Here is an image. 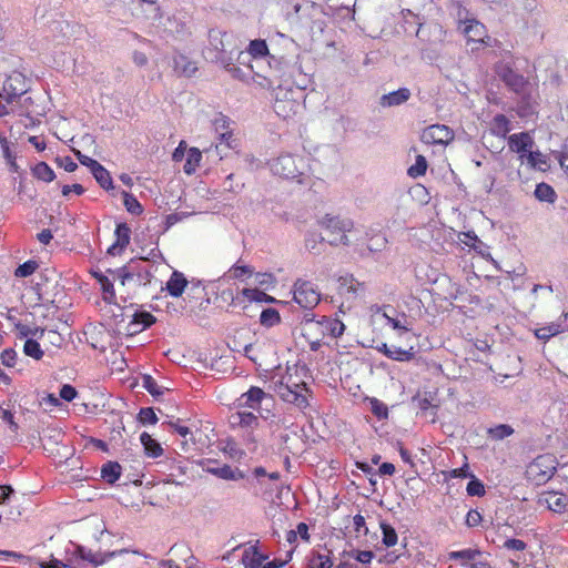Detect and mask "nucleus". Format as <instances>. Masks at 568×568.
Here are the masks:
<instances>
[{
  "label": "nucleus",
  "mask_w": 568,
  "mask_h": 568,
  "mask_svg": "<svg viewBox=\"0 0 568 568\" xmlns=\"http://www.w3.org/2000/svg\"><path fill=\"white\" fill-rule=\"evenodd\" d=\"M209 51L213 53L212 59L220 62L224 68L232 65L234 57L243 54L237 45L236 39L221 30H211L209 33Z\"/></svg>",
  "instance_id": "nucleus-1"
},
{
  "label": "nucleus",
  "mask_w": 568,
  "mask_h": 568,
  "mask_svg": "<svg viewBox=\"0 0 568 568\" xmlns=\"http://www.w3.org/2000/svg\"><path fill=\"white\" fill-rule=\"evenodd\" d=\"M307 168V162L303 156L291 153L281 154L271 163L272 172L284 179H298Z\"/></svg>",
  "instance_id": "nucleus-2"
},
{
  "label": "nucleus",
  "mask_w": 568,
  "mask_h": 568,
  "mask_svg": "<svg viewBox=\"0 0 568 568\" xmlns=\"http://www.w3.org/2000/svg\"><path fill=\"white\" fill-rule=\"evenodd\" d=\"M321 224L327 232L331 233L332 237L328 239L331 244H349L347 233H351L355 230V225L352 220L325 215L322 219Z\"/></svg>",
  "instance_id": "nucleus-3"
},
{
  "label": "nucleus",
  "mask_w": 568,
  "mask_h": 568,
  "mask_svg": "<svg viewBox=\"0 0 568 568\" xmlns=\"http://www.w3.org/2000/svg\"><path fill=\"white\" fill-rule=\"evenodd\" d=\"M273 397L262 388L252 386L247 392L243 393L236 400L235 406L239 409L248 408L258 413V415L267 419L271 413L270 408H263L262 404L272 402Z\"/></svg>",
  "instance_id": "nucleus-4"
},
{
  "label": "nucleus",
  "mask_w": 568,
  "mask_h": 568,
  "mask_svg": "<svg viewBox=\"0 0 568 568\" xmlns=\"http://www.w3.org/2000/svg\"><path fill=\"white\" fill-rule=\"evenodd\" d=\"M271 389L276 393L280 398L286 403L293 404L300 409H305L308 406L307 396L310 389L306 382L293 383L287 386H272Z\"/></svg>",
  "instance_id": "nucleus-5"
},
{
  "label": "nucleus",
  "mask_w": 568,
  "mask_h": 568,
  "mask_svg": "<svg viewBox=\"0 0 568 568\" xmlns=\"http://www.w3.org/2000/svg\"><path fill=\"white\" fill-rule=\"evenodd\" d=\"M556 470V459L551 455L535 458L527 467L528 478L537 485L548 481Z\"/></svg>",
  "instance_id": "nucleus-6"
},
{
  "label": "nucleus",
  "mask_w": 568,
  "mask_h": 568,
  "mask_svg": "<svg viewBox=\"0 0 568 568\" xmlns=\"http://www.w3.org/2000/svg\"><path fill=\"white\" fill-rule=\"evenodd\" d=\"M27 93L26 79L20 72H12L3 82L0 98L9 103H20L21 97Z\"/></svg>",
  "instance_id": "nucleus-7"
},
{
  "label": "nucleus",
  "mask_w": 568,
  "mask_h": 568,
  "mask_svg": "<svg viewBox=\"0 0 568 568\" xmlns=\"http://www.w3.org/2000/svg\"><path fill=\"white\" fill-rule=\"evenodd\" d=\"M294 301L303 308L315 307L321 295L315 285L305 280H297L294 284Z\"/></svg>",
  "instance_id": "nucleus-8"
},
{
  "label": "nucleus",
  "mask_w": 568,
  "mask_h": 568,
  "mask_svg": "<svg viewBox=\"0 0 568 568\" xmlns=\"http://www.w3.org/2000/svg\"><path fill=\"white\" fill-rule=\"evenodd\" d=\"M300 108V102L292 97V91L278 88L273 109L280 118L287 120L295 115Z\"/></svg>",
  "instance_id": "nucleus-9"
},
{
  "label": "nucleus",
  "mask_w": 568,
  "mask_h": 568,
  "mask_svg": "<svg viewBox=\"0 0 568 568\" xmlns=\"http://www.w3.org/2000/svg\"><path fill=\"white\" fill-rule=\"evenodd\" d=\"M454 138V131L445 124L429 125L423 130L420 135L424 143L443 146L449 144Z\"/></svg>",
  "instance_id": "nucleus-10"
},
{
  "label": "nucleus",
  "mask_w": 568,
  "mask_h": 568,
  "mask_svg": "<svg viewBox=\"0 0 568 568\" xmlns=\"http://www.w3.org/2000/svg\"><path fill=\"white\" fill-rule=\"evenodd\" d=\"M338 295L347 302H354L366 292V285L358 282L353 275H344L338 278Z\"/></svg>",
  "instance_id": "nucleus-11"
},
{
  "label": "nucleus",
  "mask_w": 568,
  "mask_h": 568,
  "mask_svg": "<svg viewBox=\"0 0 568 568\" xmlns=\"http://www.w3.org/2000/svg\"><path fill=\"white\" fill-rule=\"evenodd\" d=\"M304 377V367L297 365L287 366L285 373L276 372L272 375L270 379V388L272 386H287L293 383H300L302 381H305Z\"/></svg>",
  "instance_id": "nucleus-12"
},
{
  "label": "nucleus",
  "mask_w": 568,
  "mask_h": 568,
  "mask_svg": "<svg viewBox=\"0 0 568 568\" xmlns=\"http://www.w3.org/2000/svg\"><path fill=\"white\" fill-rule=\"evenodd\" d=\"M509 150L519 155L521 163L525 162V155L534 146L535 141L529 132H520L507 136Z\"/></svg>",
  "instance_id": "nucleus-13"
},
{
  "label": "nucleus",
  "mask_w": 568,
  "mask_h": 568,
  "mask_svg": "<svg viewBox=\"0 0 568 568\" xmlns=\"http://www.w3.org/2000/svg\"><path fill=\"white\" fill-rule=\"evenodd\" d=\"M538 505L560 514L567 509L568 496L558 491H542L538 496Z\"/></svg>",
  "instance_id": "nucleus-14"
},
{
  "label": "nucleus",
  "mask_w": 568,
  "mask_h": 568,
  "mask_svg": "<svg viewBox=\"0 0 568 568\" xmlns=\"http://www.w3.org/2000/svg\"><path fill=\"white\" fill-rule=\"evenodd\" d=\"M226 292H223V295H225ZM227 294L232 298L233 305H241L245 302L252 303H273L275 301L274 297L267 295L263 291H260L257 288H243L239 294L233 296L232 292H227Z\"/></svg>",
  "instance_id": "nucleus-15"
},
{
  "label": "nucleus",
  "mask_w": 568,
  "mask_h": 568,
  "mask_svg": "<svg viewBox=\"0 0 568 568\" xmlns=\"http://www.w3.org/2000/svg\"><path fill=\"white\" fill-rule=\"evenodd\" d=\"M230 121L224 115H219L214 119L213 125L220 136L221 142L215 145V151L219 153L220 146L225 143L226 148H232V131L229 128Z\"/></svg>",
  "instance_id": "nucleus-16"
},
{
  "label": "nucleus",
  "mask_w": 568,
  "mask_h": 568,
  "mask_svg": "<svg viewBox=\"0 0 568 568\" xmlns=\"http://www.w3.org/2000/svg\"><path fill=\"white\" fill-rule=\"evenodd\" d=\"M410 98V91L407 88H400L396 91L383 94L379 99V104L383 108L398 106L407 102Z\"/></svg>",
  "instance_id": "nucleus-17"
},
{
  "label": "nucleus",
  "mask_w": 568,
  "mask_h": 568,
  "mask_svg": "<svg viewBox=\"0 0 568 568\" xmlns=\"http://www.w3.org/2000/svg\"><path fill=\"white\" fill-rule=\"evenodd\" d=\"M124 554H128L126 550H120V551H111V552H94L90 549H85L83 547H80L79 548V556L83 559V560H87L91 564H93L94 566H100L102 564H104L105 561H108L109 559H111L112 557H114L115 555H124Z\"/></svg>",
  "instance_id": "nucleus-18"
},
{
  "label": "nucleus",
  "mask_w": 568,
  "mask_h": 568,
  "mask_svg": "<svg viewBox=\"0 0 568 568\" xmlns=\"http://www.w3.org/2000/svg\"><path fill=\"white\" fill-rule=\"evenodd\" d=\"M173 69L179 75L191 77L196 72L197 67L195 62L190 60L186 55L175 53L173 55Z\"/></svg>",
  "instance_id": "nucleus-19"
},
{
  "label": "nucleus",
  "mask_w": 568,
  "mask_h": 568,
  "mask_svg": "<svg viewBox=\"0 0 568 568\" xmlns=\"http://www.w3.org/2000/svg\"><path fill=\"white\" fill-rule=\"evenodd\" d=\"M248 54L256 64L267 63V68L271 69L268 62V48L264 40H253L248 45Z\"/></svg>",
  "instance_id": "nucleus-20"
},
{
  "label": "nucleus",
  "mask_w": 568,
  "mask_h": 568,
  "mask_svg": "<svg viewBox=\"0 0 568 568\" xmlns=\"http://www.w3.org/2000/svg\"><path fill=\"white\" fill-rule=\"evenodd\" d=\"M511 131V122L504 114H496L489 123V132L498 138H507Z\"/></svg>",
  "instance_id": "nucleus-21"
},
{
  "label": "nucleus",
  "mask_w": 568,
  "mask_h": 568,
  "mask_svg": "<svg viewBox=\"0 0 568 568\" xmlns=\"http://www.w3.org/2000/svg\"><path fill=\"white\" fill-rule=\"evenodd\" d=\"M186 286L187 280L185 278L184 274L179 271H174L166 282L165 288L171 296L180 297Z\"/></svg>",
  "instance_id": "nucleus-22"
},
{
  "label": "nucleus",
  "mask_w": 568,
  "mask_h": 568,
  "mask_svg": "<svg viewBox=\"0 0 568 568\" xmlns=\"http://www.w3.org/2000/svg\"><path fill=\"white\" fill-rule=\"evenodd\" d=\"M525 161L530 169L541 172H546L550 168L548 155L541 153L540 151H532L530 149L525 155Z\"/></svg>",
  "instance_id": "nucleus-23"
},
{
  "label": "nucleus",
  "mask_w": 568,
  "mask_h": 568,
  "mask_svg": "<svg viewBox=\"0 0 568 568\" xmlns=\"http://www.w3.org/2000/svg\"><path fill=\"white\" fill-rule=\"evenodd\" d=\"M130 227L126 224H118L115 229L116 241L108 250L110 254H116L122 251L130 242Z\"/></svg>",
  "instance_id": "nucleus-24"
},
{
  "label": "nucleus",
  "mask_w": 568,
  "mask_h": 568,
  "mask_svg": "<svg viewBox=\"0 0 568 568\" xmlns=\"http://www.w3.org/2000/svg\"><path fill=\"white\" fill-rule=\"evenodd\" d=\"M500 78L515 92H521L526 85L525 78L508 68L500 72Z\"/></svg>",
  "instance_id": "nucleus-25"
},
{
  "label": "nucleus",
  "mask_w": 568,
  "mask_h": 568,
  "mask_svg": "<svg viewBox=\"0 0 568 568\" xmlns=\"http://www.w3.org/2000/svg\"><path fill=\"white\" fill-rule=\"evenodd\" d=\"M102 290V298L109 304L115 303V291L112 281L100 272L93 273Z\"/></svg>",
  "instance_id": "nucleus-26"
},
{
  "label": "nucleus",
  "mask_w": 568,
  "mask_h": 568,
  "mask_svg": "<svg viewBox=\"0 0 568 568\" xmlns=\"http://www.w3.org/2000/svg\"><path fill=\"white\" fill-rule=\"evenodd\" d=\"M254 270L250 265H242L240 262L233 264L227 272L224 273L222 280H241L244 281L253 275Z\"/></svg>",
  "instance_id": "nucleus-27"
},
{
  "label": "nucleus",
  "mask_w": 568,
  "mask_h": 568,
  "mask_svg": "<svg viewBox=\"0 0 568 568\" xmlns=\"http://www.w3.org/2000/svg\"><path fill=\"white\" fill-rule=\"evenodd\" d=\"M265 557L257 550L255 546H251L244 550L242 561L245 568H262Z\"/></svg>",
  "instance_id": "nucleus-28"
},
{
  "label": "nucleus",
  "mask_w": 568,
  "mask_h": 568,
  "mask_svg": "<svg viewBox=\"0 0 568 568\" xmlns=\"http://www.w3.org/2000/svg\"><path fill=\"white\" fill-rule=\"evenodd\" d=\"M463 32L469 41L481 42L485 36V27L476 20H468L465 22Z\"/></svg>",
  "instance_id": "nucleus-29"
},
{
  "label": "nucleus",
  "mask_w": 568,
  "mask_h": 568,
  "mask_svg": "<svg viewBox=\"0 0 568 568\" xmlns=\"http://www.w3.org/2000/svg\"><path fill=\"white\" fill-rule=\"evenodd\" d=\"M564 331L561 321L549 323L545 326L535 329V336L544 342L549 341L551 337L560 334Z\"/></svg>",
  "instance_id": "nucleus-30"
},
{
  "label": "nucleus",
  "mask_w": 568,
  "mask_h": 568,
  "mask_svg": "<svg viewBox=\"0 0 568 568\" xmlns=\"http://www.w3.org/2000/svg\"><path fill=\"white\" fill-rule=\"evenodd\" d=\"M320 327L323 331H328L329 334L334 337L341 336L345 328L344 324L341 321L326 318L323 322L311 323L308 329Z\"/></svg>",
  "instance_id": "nucleus-31"
},
{
  "label": "nucleus",
  "mask_w": 568,
  "mask_h": 568,
  "mask_svg": "<svg viewBox=\"0 0 568 568\" xmlns=\"http://www.w3.org/2000/svg\"><path fill=\"white\" fill-rule=\"evenodd\" d=\"M234 424L244 428H256L258 426V417L253 412L237 410L232 415Z\"/></svg>",
  "instance_id": "nucleus-32"
},
{
  "label": "nucleus",
  "mask_w": 568,
  "mask_h": 568,
  "mask_svg": "<svg viewBox=\"0 0 568 568\" xmlns=\"http://www.w3.org/2000/svg\"><path fill=\"white\" fill-rule=\"evenodd\" d=\"M264 64L265 63L256 64L251 60L248 67L254 74L253 80L263 88H270L272 85V81L270 79V72L264 69Z\"/></svg>",
  "instance_id": "nucleus-33"
},
{
  "label": "nucleus",
  "mask_w": 568,
  "mask_h": 568,
  "mask_svg": "<svg viewBox=\"0 0 568 568\" xmlns=\"http://www.w3.org/2000/svg\"><path fill=\"white\" fill-rule=\"evenodd\" d=\"M141 444L144 447V452L149 457L156 458L163 454L161 445L151 437L148 433H142L140 436Z\"/></svg>",
  "instance_id": "nucleus-34"
},
{
  "label": "nucleus",
  "mask_w": 568,
  "mask_h": 568,
  "mask_svg": "<svg viewBox=\"0 0 568 568\" xmlns=\"http://www.w3.org/2000/svg\"><path fill=\"white\" fill-rule=\"evenodd\" d=\"M101 476L109 484L115 483L121 476L120 464L116 462H108L102 466Z\"/></svg>",
  "instance_id": "nucleus-35"
},
{
  "label": "nucleus",
  "mask_w": 568,
  "mask_h": 568,
  "mask_svg": "<svg viewBox=\"0 0 568 568\" xmlns=\"http://www.w3.org/2000/svg\"><path fill=\"white\" fill-rule=\"evenodd\" d=\"M201 160H202L201 151L196 148H191L187 151L186 162L183 168L184 172L189 175L194 173L196 171V169L199 168Z\"/></svg>",
  "instance_id": "nucleus-36"
},
{
  "label": "nucleus",
  "mask_w": 568,
  "mask_h": 568,
  "mask_svg": "<svg viewBox=\"0 0 568 568\" xmlns=\"http://www.w3.org/2000/svg\"><path fill=\"white\" fill-rule=\"evenodd\" d=\"M154 322L155 318L152 314L142 312L134 315V320L130 325L134 327L132 332L136 333L151 326Z\"/></svg>",
  "instance_id": "nucleus-37"
},
{
  "label": "nucleus",
  "mask_w": 568,
  "mask_h": 568,
  "mask_svg": "<svg viewBox=\"0 0 568 568\" xmlns=\"http://www.w3.org/2000/svg\"><path fill=\"white\" fill-rule=\"evenodd\" d=\"M216 477L225 480H240L245 477L244 473L239 468H232L230 465H220Z\"/></svg>",
  "instance_id": "nucleus-38"
},
{
  "label": "nucleus",
  "mask_w": 568,
  "mask_h": 568,
  "mask_svg": "<svg viewBox=\"0 0 568 568\" xmlns=\"http://www.w3.org/2000/svg\"><path fill=\"white\" fill-rule=\"evenodd\" d=\"M535 196L539 201L554 203L556 200V192L549 184L539 183V184H537V186L535 189Z\"/></svg>",
  "instance_id": "nucleus-39"
},
{
  "label": "nucleus",
  "mask_w": 568,
  "mask_h": 568,
  "mask_svg": "<svg viewBox=\"0 0 568 568\" xmlns=\"http://www.w3.org/2000/svg\"><path fill=\"white\" fill-rule=\"evenodd\" d=\"M389 352L388 358L399 362H408L414 358L415 352L413 347H409L408 349H404L398 346L392 345V348Z\"/></svg>",
  "instance_id": "nucleus-40"
},
{
  "label": "nucleus",
  "mask_w": 568,
  "mask_h": 568,
  "mask_svg": "<svg viewBox=\"0 0 568 568\" xmlns=\"http://www.w3.org/2000/svg\"><path fill=\"white\" fill-rule=\"evenodd\" d=\"M92 174L101 187L105 190L113 189V180L104 166L100 165Z\"/></svg>",
  "instance_id": "nucleus-41"
},
{
  "label": "nucleus",
  "mask_w": 568,
  "mask_h": 568,
  "mask_svg": "<svg viewBox=\"0 0 568 568\" xmlns=\"http://www.w3.org/2000/svg\"><path fill=\"white\" fill-rule=\"evenodd\" d=\"M33 175L44 182H51L55 178L53 170L45 162H40L33 168Z\"/></svg>",
  "instance_id": "nucleus-42"
},
{
  "label": "nucleus",
  "mask_w": 568,
  "mask_h": 568,
  "mask_svg": "<svg viewBox=\"0 0 568 568\" xmlns=\"http://www.w3.org/2000/svg\"><path fill=\"white\" fill-rule=\"evenodd\" d=\"M260 322L264 326L272 327L281 322L280 313L275 308H266L262 311Z\"/></svg>",
  "instance_id": "nucleus-43"
},
{
  "label": "nucleus",
  "mask_w": 568,
  "mask_h": 568,
  "mask_svg": "<svg viewBox=\"0 0 568 568\" xmlns=\"http://www.w3.org/2000/svg\"><path fill=\"white\" fill-rule=\"evenodd\" d=\"M427 171V161L425 156L417 155L415 163L407 170V173L410 178H419L425 175Z\"/></svg>",
  "instance_id": "nucleus-44"
},
{
  "label": "nucleus",
  "mask_w": 568,
  "mask_h": 568,
  "mask_svg": "<svg viewBox=\"0 0 568 568\" xmlns=\"http://www.w3.org/2000/svg\"><path fill=\"white\" fill-rule=\"evenodd\" d=\"M123 204L131 214L140 215L143 212L142 205L136 197L128 192H123Z\"/></svg>",
  "instance_id": "nucleus-45"
},
{
  "label": "nucleus",
  "mask_w": 568,
  "mask_h": 568,
  "mask_svg": "<svg viewBox=\"0 0 568 568\" xmlns=\"http://www.w3.org/2000/svg\"><path fill=\"white\" fill-rule=\"evenodd\" d=\"M144 262V260H140L139 262L133 263L135 266V276L141 285L150 284L153 277L151 270L141 266Z\"/></svg>",
  "instance_id": "nucleus-46"
},
{
  "label": "nucleus",
  "mask_w": 568,
  "mask_h": 568,
  "mask_svg": "<svg viewBox=\"0 0 568 568\" xmlns=\"http://www.w3.org/2000/svg\"><path fill=\"white\" fill-rule=\"evenodd\" d=\"M113 275L120 280L121 285H125L129 281L135 277V266L134 264H130L129 266H124L119 268L118 271H110Z\"/></svg>",
  "instance_id": "nucleus-47"
},
{
  "label": "nucleus",
  "mask_w": 568,
  "mask_h": 568,
  "mask_svg": "<svg viewBox=\"0 0 568 568\" xmlns=\"http://www.w3.org/2000/svg\"><path fill=\"white\" fill-rule=\"evenodd\" d=\"M23 352L27 356H30L34 359H40L43 356L40 344L31 338L26 341Z\"/></svg>",
  "instance_id": "nucleus-48"
},
{
  "label": "nucleus",
  "mask_w": 568,
  "mask_h": 568,
  "mask_svg": "<svg viewBox=\"0 0 568 568\" xmlns=\"http://www.w3.org/2000/svg\"><path fill=\"white\" fill-rule=\"evenodd\" d=\"M478 556H480V551L478 549H464L459 551H452L449 554L450 559H462L474 562Z\"/></svg>",
  "instance_id": "nucleus-49"
},
{
  "label": "nucleus",
  "mask_w": 568,
  "mask_h": 568,
  "mask_svg": "<svg viewBox=\"0 0 568 568\" xmlns=\"http://www.w3.org/2000/svg\"><path fill=\"white\" fill-rule=\"evenodd\" d=\"M471 480L467 484L466 491L469 496L481 497L485 495L484 484L474 475L470 476Z\"/></svg>",
  "instance_id": "nucleus-50"
},
{
  "label": "nucleus",
  "mask_w": 568,
  "mask_h": 568,
  "mask_svg": "<svg viewBox=\"0 0 568 568\" xmlns=\"http://www.w3.org/2000/svg\"><path fill=\"white\" fill-rule=\"evenodd\" d=\"M310 568H332L333 562L328 556L323 554H315L311 557Z\"/></svg>",
  "instance_id": "nucleus-51"
},
{
  "label": "nucleus",
  "mask_w": 568,
  "mask_h": 568,
  "mask_svg": "<svg viewBox=\"0 0 568 568\" xmlns=\"http://www.w3.org/2000/svg\"><path fill=\"white\" fill-rule=\"evenodd\" d=\"M381 528H382V531H383V542L386 547H392L394 545H396L397 542V534L395 531V529L387 525V524H382L381 525Z\"/></svg>",
  "instance_id": "nucleus-52"
},
{
  "label": "nucleus",
  "mask_w": 568,
  "mask_h": 568,
  "mask_svg": "<svg viewBox=\"0 0 568 568\" xmlns=\"http://www.w3.org/2000/svg\"><path fill=\"white\" fill-rule=\"evenodd\" d=\"M37 268L38 263L36 261H27L16 268L14 275L17 277H27L32 275L37 271Z\"/></svg>",
  "instance_id": "nucleus-53"
},
{
  "label": "nucleus",
  "mask_w": 568,
  "mask_h": 568,
  "mask_svg": "<svg viewBox=\"0 0 568 568\" xmlns=\"http://www.w3.org/2000/svg\"><path fill=\"white\" fill-rule=\"evenodd\" d=\"M514 433V429L509 425H498L489 429V435L495 439H504L510 436Z\"/></svg>",
  "instance_id": "nucleus-54"
},
{
  "label": "nucleus",
  "mask_w": 568,
  "mask_h": 568,
  "mask_svg": "<svg viewBox=\"0 0 568 568\" xmlns=\"http://www.w3.org/2000/svg\"><path fill=\"white\" fill-rule=\"evenodd\" d=\"M139 420L143 425H154L158 422V417L151 407H145L140 410Z\"/></svg>",
  "instance_id": "nucleus-55"
},
{
  "label": "nucleus",
  "mask_w": 568,
  "mask_h": 568,
  "mask_svg": "<svg viewBox=\"0 0 568 568\" xmlns=\"http://www.w3.org/2000/svg\"><path fill=\"white\" fill-rule=\"evenodd\" d=\"M74 154L82 165L90 169L91 173H93L101 165L98 161L85 154H82L80 151H74Z\"/></svg>",
  "instance_id": "nucleus-56"
},
{
  "label": "nucleus",
  "mask_w": 568,
  "mask_h": 568,
  "mask_svg": "<svg viewBox=\"0 0 568 568\" xmlns=\"http://www.w3.org/2000/svg\"><path fill=\"white\" fill-rule=\"evenodd\" d=\"M1 363L7 367H13L17 362V352L13 348H6L0 355Z\"/></svg>",
  "instance_id": "nucleus-57"
},
{
  "label": "nucleus",
  "mask_w": 568,
  "mask_h": 568,
  "mask_svg": "<svg viewBox=\"0 0 568 568\" xmlns=\"http://www.w3.org/2000/svg\"><path fill=\"white\" fill-rule=\"evenodd\" d=\"M468 464H465L464 466L459 468L452 469L449 471L444 473L446 478H467L470 477L473 474L468 471Z\"/></svg>",
  "instance_id": "nucleus-58"
},
{
  "label": "nucleus",
  "mask_w": 568,
  "mask_h": 568,
  "mask_svg": "<svg viewBox=\"0 0 568 568\" xmlns=\"http://www.w3.org/2000/svg\"><path fill=\"white\" fill-rule=\"evenodd\" d=\"M503 547L507 550L523 551L526 549L527 545L521 539L510 538L505 540Z\"/></svg>",
  "instance_id": "nucleus-59"
},
{
  "label": "nucleus",
  "mask_w": 568,
  "mask_h": 568,
  "mask_svg": "<svg viewBox=\"0 0 568 568\" xmlns=\"http://www.w3.org/2000/svg\"><path fill=\"white\" fill-rule=\"evenodd\" d=\"M19 111V103L13 102L9 103L6 102L4 99L0 98V116L8 115L10 113H14Z\"/></svg>",
  "instance_id": "nucleus-60"
},
{
  "label": "nucleus",
  "mask_w": 568,
  "mask_h": 568,
  "mask_svg": "<svg viewBox=\"0 0 568 568\" xmlns=\"http://www.w3.org/2000/svg\"><path fill=\"white\" fill-rule=\"evenodd\" d=\"M371 410L378 418H383L387 416V408L385 405L379 403L376 398L371 400Z\"/></svg>",
  "instance_id": "nucleus-61"
},
{
  "label": "nucleus",
  "mask_w": 568,
  "mask_h": 568,
  "mask_svg": "<svg viewBox=\"0 0 568 568\" xmlns=\"http://www.w3.org/2000/svg\"><path fill=\"white\" fill-rule=\"evenodd\" d=\"M0 149H1L3 158L8 161V163L12 168H16L14 156L12 155V152H11V150L9 148V143H8V141L6 139H2L0 141Z\"/></svg>",
  "instance_id": "nucleus-62"
},
{
  "label": "nucleus",
  "mask_w": 568,
  "mask_h": 568,
  "mask_svg": "<svg viewBox=\"0 0 568 568\" xmlns=\"http://www.w3.org/2000/svg\"><path fill=\"white\" fill-rule=\"evenodd\" d=\"M481 515L478 510L471 509L467 513L466 525L468 527H477L481 523Z\"/></svg>",
  "instance_id": "nucleus-63"
},
{
  "label": "nucleus",
  "mask_w": 568,
  "mask_h": 568,
  "mask_svg": "<svg viewBox=\"0 0 568 568\" xmlns=\"http://www.w3.org/2000/svg\"><path fill=\"white\" fill-rule=\"evenodd\" d=\"M77 396V390L73 386L71 385H63L60 389V397L67 402H71Z\"/></svg>",
  "instance_id": "nucleus-64"
}]
</instances>
